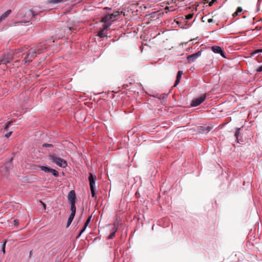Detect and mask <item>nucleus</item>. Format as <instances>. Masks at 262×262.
<instances>
[{"mask_svg":"<svg viewBox=\"0 0 262 262\" xmlns=\"http://www.w3.org/2000/svg\"><path fill=\"white\" fill-rule=\"evenodd\" d=\"M39 167L42 171L47 173H51L54 177H57L59 176V172L54 169L44 166H39Z\"/></svg>","mask_w":262,"mask_h":262,"instance_id":"5","label":"nucleus"},{"mask_svg":"<svg viewBox=\"0 0 262 262\" xmlns=\"http://www.w3.org/2000/svg\"><path fill=\"white\" fill-rule=\"evenodd\" d=\"M68 199L70 204H75L76 194L74 190H71L68 195Z\"/></svg>","mask_w":262,"mask_h":262,"instance_id":"9","label":"nucleus"},{"mask_svg":"<svg viewBox=\"0 0 262 262\" xmlns=\"http://www.w3.org/2000/svg\"><path fill=\"white\" fill-rule=\"evenodd\" d=\"M6 241H5L3 244V246H2V251L3 252L4 254L5 253V246H6Z\"/></svg>","mask_w":262,"mask_h":262,"instance_id":"20","label":"nucleus"},{"mask_svg":"<svg viewBox=\"0 0 262 262\" xmlns=\"http://www.w3.org/2000/svg\"><path fill=\"white\" fill-rule=\"evenodd\" d=\"M91 216H89L88 217V219H87V220L86 221L85 224H84V227H83L82 229L80 231L79 234H78V235L77 236V238H78L80 237V236L81 235V234L84 232V231L85 230L86 227L88 226V225L89 224L90 221H91Z\"/></svg>","mask_w":262,"mask_h":262,"instance_id":"12","label":"nucleus"},{"mask_svg":"<svg viewBox=\"0 0 262 262\" xmlns=\"http://www.w3.org/2000/svg\"><path fill=\"white\" fill-rule=\"evenodd\" d=\"M256 71L257 72H260L262 71V65L260 67H259L257 69H256Z\"/></svg>","mask_w":262,"mask_h":262,"instance_id":"28","label":"nucleus"},{"mask_svg":"<svg viewBox=\"0 0 262 262\" xmlns=\"http://www.w3.org/2000/svg\"><path fill=\"white\" fill-rule=\"evenodd\" d=\"M12 134V132H9V133H7L6 135H5V137L8 138H9Z\"/></svg>","mask_w":262,"mask_h":262,"instance_id":"26","label":"nucleus"},{"mask_svg":"<svg viewBox=\"0 0 262 262\" xmlns=\"http://www.w3.org/2000/svg\"><path fill=\"white\" fill-rule=\"evenodd\" d=\"M3 19L2 18V17L1 16L0 17V22L3 20Z\"/></svg>","mask_w":262,"mask_h":262,"instance_id":"34","label":"nucleus"},{"mask_svg":"<svg viewBox=\"0 0 262 262\" xmlns=\"http://www.w3.org/2000/svg\"><path fill=\"white\" fill-rule=\"evenodd\" d=\"M201 54L202 51H199L194 54L188 56L187 59L188 60V62L191 63L193 62L196 58H198L201 55Z\"/></svg>","mask_w":262,"mask_h":262,"instance_id":"8","label":"nucleus"},{"mask_svg":"<svg viewBox=\"0 0 262 262\" xmlns=\"http://www.w3.org/2000/svg\"><path fill=\"white\" fill-rule=\"evenodd\" d=\"M205 99L206 95H203L199 98H194L191 102V106L193 107L197 106L204 102Z\"/></svg>","mask_w":262,"mask_h":262,"instance_id":"6","label":"nucleus"},{"mask_svg":"<svg viewBox=\"0 0 262 262\" xmlns=\"http://www.w3.org/2000/svg\"><path fill=\"white\" fill-rule=\"evenodd\" d=\"M76 209L75 204H71V213H76Z\"/></svg>","mask_w":262,"mask_h":262,"instance_id":"17","label":"nucleus"},{"mask_svg":"<svg viewBox=\"0 0 262 262\" xmlns=\"http://www.w3.org/2000/svg\"><path fill=\"white\" fill-rule=\"evenodd\" d=\"M75 213H71V214H70V216H69V217L72 218V219H74V216H75Z\"/></svg>","mask_w":262,"mask_h":262,"instance_id":"29","label":"nucleus"},{"mask_svg":"<svg viewBox=\"0 0 262 262\" xmlns=\"http://www.w3.org/2000/svg\"><path fill=\"white\" fill-rule=\"evenodd\" d=\"M89 180L90 181V189L92 193V197L94 198L96 196V193L94 187V185L95 183V181L94 180V178L93 177V175L92 173H90L89 177Z\"/></svg>","mask_w":262,"mask_h":262,"instance_id":"7","label":"nucleus"},{"mask_svg":"<svg viewBox=\"0 0 262 262\" xmlns=\"http://www.w3.org/2000/svg\"><path fill=\"white\" fill-rule=\"evenodd\" d=\"M13 59V56L11 54L5 55L0 57V65L4 64L6 66L8 63L10 62Z\"/></svg>","mask_w":262,"mask_h":262,"instance_id":"4","label":"nucleus"},{"mask_svg":"<svg viewBox=\"0 0 262 262\" xmlns=\"http://www.w3.org/2000/svg\"><path fill=\"white\" fill-rule=\"evenodd\" d=\"M169 9V7H166L165 8V9H166H166Z\"/></svg>","mask_w":262,"mask_h":262,"instance_id":"37","label":"nucleus"},{"mask_svg":"<svg viewBox=\"0 0 262 262\" xmlns=\"http://www.w3.org/2000/svg\"><path fill=\"white\" fill-rule=\"evenodd\" d=\"M14 222L15 225L18 224V222L16 220H14Z\"/></svg>","mask_w":262,"mask_h":262,"instance_id":"32","label":"nucleus"},{"mask_svg":"<svg viewBox=\"0 0 262 262\" xmlns=\"http://www.w3.org/2000/svg\"><path fill=\"white\" fill-rule=\"evenodd\" d=\"M134 32L137 33L136 30L134 31Z\"/></svg>","mask_w":262,"mask_h":262,"instance_id":"39","label":"nucleus"},{"mask_svg":"<svg viewBox=\"0 0 262 262\" xmlns=\"http://www.w3.org/2000/svg\"><path fill=\"white\" fill-rule=\"evenodd\" d=\"M214 22V20L212 18H209L208 19V23H211Z\"/></svg>","mask_w":262,"mask_h":262,"instance_id":"31","label":"nucleus"},{"mask_svg":"<svg viewBox=\"0 0 262 262\" xmlns=\"http://www.w3.org/2000/svg\"><path fill=\"white\" fill-rule=\"evenodd\" d=\"M243 9L241 7H239L237 8L236 12H235V14L236 15L238 13L241 12L242 11Z\"/></svg>","mask_w":262,"mask_h":262,"instance_id":"25","label":"nucleus"},{"mask_svg":"<svg viewBox=\"0 0 262 262\" xmlns=\"http://www.w3.org/2000/svg\"><path fill=\"white\" fill-rule=\"evenodd\" d=\"M55 262H59V260H58V259H56V260H55Z\"/></svg>","mask_w":262,"mask_h":262,"instance_id":"35","label":"nucleus"},{"mask_svg":"<svg viewBox=\"0 0 262 262\" xmlns=\"http://www.w3.org/2000/svg\"><path fill=\"white\" fill-rule=\"evenodd\" d=\"M134 5H134V4H132V8L134 7Z\"/></svg>","mask_w":262,"mask_h":262,"instance_id":"38","label":"nucleus"},{"mask_svg":"<svg viewBox=\"0 0 262 262\" xmlns=\"http://www.w3.org/2000/svg\"><path fill=\"white\" fill-rule=\"evenodd\" d=\"M47 50V47L45 44L39 43L35 47H32L28 50L24 56L23 60L25 64H29L36 56L45 52Z\"/></svg>","mask_w":262,"mask_h":262,"instance_id":"1","label":"nucleus"},{"mask_svg":"<svg viewBox=\"0 0 262 262\" xmlns=\"http://www.w3.org/2000/svg\"><path fill=\"white\" fill-rule=\"evenodd\" d=\"M212 51L215 53H219L221 55L225 58V53L220 47L219 46H213L211 48Z\"/></svg>","mask_w":262,"mask_h":262,"instance_id":"11","label":"nucleus"},{"mask_svg":"<svg viewBox=\"0 0 262 262\" xmlns=\"http://www.w3.org/2000/svg\"><path fill=\"white\" fill-rule=\"evenodd\" d=\"M11 10H7L6 12H5L2 16L1 17H2V18L4 19L5 18H6L11 13Z\"/></svg>","mask_w":262,"mask_h":262,"instance_id":"15","label":"nucleus"},{"mask_svg":"<svg viewBox=\"0 0 262 262\" xmlns=\"http://www.w3.org/2000/svg\"><path fill=\"white\" fill-rule=\"evenodd\" d=\"M73 219L72 218H70L69 217L68 222H67V227H68L71 224L72 222L73 221Z\"/></svg>","mask_w":262,"mask_h":262,"instance_id":"19","label":"nucleus"},{"mask_svg":"<svg viewBox=\"0 0 262 262\" xmlns=\"http://www.w3.org/2000/svg\"><path fill=\"white\" fill-rule=\"evenodd\" d=\"M63 0H51L50 2L53 4H57L62 2Z\"/></svg>","mask_w":262,"mask_h":262,"instance_id":"22","label":"nucleus"},{"mask_svg":"<svg viewBox=\"0 0 262 262\" xmlns=\"http://www.w3.org/2000/svg\"><path fill=\"white\" fill-rule=\"evenodd\" d=\"M119 12L116 11L111 14L105 15L102 18L101 21L104 23L103 25H108L109 27L111 25L112 23L115 21L117 18V17L119 16Z\"/></svg>","mask_w":262,"mask_h":262,"instance_id":"2","label":"nucleus"},{"mask_svg":"<svg viewBox=\"0 0 262 262\" xmlns=\"http://www.w3.org/2000/svg\"><path fill=\"white\" fill-rule=\"evenodd\" d=\"M259 52H262V49H258V50H256L254 54H256V53H259Z\"/></svg>","mask_w":262,"mask_h":262,"instance_id":"30","label":"nucleus"},{"mask_svg":"<svg viewBox=\"0 0 262 262\" xmlns=\"http://www.w3.org/2000/svg\"><path fill=\"white\" fill-rule=\"evenodd\" d=\"M193 14H189L187 15H186V19L188 20V19H190L192 18L193 17Z\"/></svg>","mask_w":262,"mask_h":262,"instance_id":"21","label":"nucleus"},{"mask_svg":"<svg viewBox=\"0 0 262 262\" xmlns=\"http://www.w3.org/2000/svg\"><path fill=\"white\" fill-rule=\"evenodd\" d=\"M116 232V229H115V228H114L113 232L109 235L108 238L112 239L115 236Z\"/></svg>","mask_w":262,"mask_h":262,"instance_id":"16","label":"nucleus"},{"mask_svg":"<svg viewBox=\"0 0 262 262\" xmlns=\"http://www.w3.org/2000/svg\"><path fill=\"white\" fill-rule=\"evenodd\" d=\"M42 203V204H43V207L45 208V207H46V205H45V204H44V203Z\"/></svg>","mask_w":262,"mask_h":262,"instance_id":"36","label":"nucleus"},{"mask_svg":"<svg viewBox=\"0 0 262 262\" xmlns=\"http://www.w3.org/2000/svg\"><path fill=\"white\" fill-rule=\"evenodd\" d=\"M243 128V127H240V128H238L236 130V131L235 132V136L236 138V140L237 141V142H239V140H240V130L241 129V128Z\"/></svg>","mask_w":262,"mask_h":262,"instance_id":"14","label":"nucleus"},{"mask_svg":"<svg viewBox=\"0 0 262 262\" xmlns=\"http://www.w3.org/2000/svg\"><path fill=\"white\" fill-rule=\"evenodd\" d=\"M216 2V0H212L211 2H209V6H212V5L215 2Z\"/></svg>","mask_w":262,"mask_h":262,"instance_id":"27","label":"nucleus"},{"mask_svg":"<svg viewBox=\"0 0 262 262\" xmlns=\"http://www.w3.org/2000/svg\"><path fill=\"white\" fill-rule=\"evenodd\" d=\"M201 129L202 130H201V131H200V132H199V133H202L205 132L206 133H208V132H209V127H207V128H203V129Z\"/></svg>","mask_w":262,"mask_h":262,"instance_id":"18","label":"nucleus"},{"mask_svg":"<svg viewBox=\"0 0 262 262\" xmlns=\"http://www.w3.org/2000/svg\"><path fill=\"white\" fill-rule=\"evenodd\" d=\"M51 160L53 163L61 167L64 168L67 166V162L66 160L55 155L51 157Z\"/></svg>","mask_w":262,"mask_h":262,"instance_id":"3","label":"nucleus"},{"mask_svg":"<svg viewBox=\"0 0 262 262\" xmlns=\"http://www.w3.org/2000/svg\"><path fill=\"white\" fill-rule=\"evenodd\" d=\"M182 74H183L182 71H179L178 72L177 75V79L175 81L174 86H176L179 83Z\"/></svg>","mask_w":262,"mask_h":262,"instance_id":"13","label":"nucleus"},{"mask_svg":"<svg viewBox=\"0 0 262 262\" xmlns=\"http://www.w3.org/2000/svg\"><path fill=\"white\" fill-rule=\"evenodd\" d=\"M12 123V122L11 121H9L8 122H7V123L6 124L5 127V130H8L9 126L11 125V124Z\"/></svg>","mask_w":262,"mask_h":262,"instance_id":"24","label":"nucleus"},{"mask_svg":"<svg viewBox=\"0 0 262 262\" xmlns=\"http://www.w3.org/2000/svg\"><path fill=\"white\" fill-rule=\"evenodd\" d=\"M29 14H32V12L31 11H29Z\"/></svg>","mask_w":262,"mask_h":262,"instance_id":"33","label":"nucleus"},{"mask_svg":"<svg viewBox=\"0 0 262 262\" xmlns=\"http://www.w3.org/2000/svg\"><path fill=\"white\" fill-rule=\"evenodd\" d=\"M109 28L108 25H103L102 28L98 32V35L102 38L107 36L105 31Z\"/></svg>","mask_w":262,"mask_h":262,"instance_id":"10","label":"nucleus"},{"mask_svg":"<svg viewBox=\"0 0 262 262\" xmlns=\"http://www.w3.org/2000/svg\"><path fill=\"white\" fill-rule=\"evenodd\" d=\"M42 146H43V147H52L53 146L52 144H47V143H44L42 145Z\"/></svg>","mask_w":262,"mask_h":262,"instance_id":"23","label":"nucleus"}]
</instances>
